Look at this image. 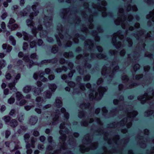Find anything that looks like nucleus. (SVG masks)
I'll return each mask as SVG.
<instances>
[{
    "mask_svg": "<svg viewBox=\"0 0 154 154\" xmlns=\"http://www.w3.org/2000/svg\"><path fill=\"white\" fill-rule=\"evenodd\" d=\"M36 141V139L33 137L30 138V143L26 144V148L27 149V154H31L32 152V149L30 148H34L35 147V143Z\"/></svg>",
    "mask_w": 154,
    "mask_h": 154,
    "instance_id": "f257e3e1",
    "label": "nucleus"
},
{
    "mask_svg": "<svg viewBox=\"0 0 154 154\" xmlns=\"http://www.w3.org/2000/svg\"><path fill=\"white\" fill-rule=\"evenodd\" d=\"M112 75L111 68L110 67L107 68L106 66H103L101 70V74L103 75H105L107 74Z\"/></svg>",
    "mask_w": 154,
    "mask_h": 154,
    "instance_id": "f03ea898",
    "label": "nucleus"
},
{
    "mask_svg": "<svg viewBox=\"0 0 154 154\" xmlns=\"http://www.w3.org/2000/svg\"><path fill=\"white\" fill-rule=\"evenodd\" d=\"M152 98V96H148L147 93H145L143 95L139 97L138 99L142 101H144L145 102L147 100H150Z\"/></svg>",
    "mask_w": 154,
    "mask_h": 154,
    "instance_id": "7ed1b4c3",
    "label": "nucleus"
},
{
    "mask_svg": "<svg viewBox=\"0 0 154 154\" xmlns=\"http://www.w3.org/2000/svg\"><path fill=\"white\" fill-rule=\"evenodd\" d=\"M94 43L91 40L88 39L85 42V46L90 49H92L94 46Z\"/></svg>",
    "mask_w": 154,
    "mask_h": 154,
    "instance_id": "20e7f679",
    "label": "nucleus"
},
{
    "mask_svg": "<svg viewBox=\"0 0 154 154\" xmlns=\"http://www.w3.org/2000/svg\"><path fill=\"white\" fill-rule=\"evenodd\" d=\"M44 75V72L42 70H40L34 73L33 77L35 79L37 80L38 79V76L40 78Z\"/></svg>",
    "mask_w": 154,
    "mask_h": 154,
    "instance_id": "39448f33",
    "label": "nucleus"
},
{
    "mask_svg": "<svg viewBox=\"0 0 154 154\" xmlns=\"http://www.w3.org/2000/svg\"><path fill=\"white\" fill-rule=\"evenodd\" d=\"M18 124V122L16 119H12L9 122V125L11 128H14L17 126Z\"/></svg>",
    "mask_w": 154,
    "mask_h": 154,
    "instance_id": "423d86ee",
    "label": "nucleus"
},
{
    "mask_svg": "<svg viewBox=\"0 0 154 154\" xmlns=\"http://www.w3.org/2000/svg\"><path fill=\"white\" fill-rule=\"evenodd\" d=\"M2 47L4 50H6V52L8 53L10 52L12 49L11 46L7 43L3 44Z\"/></svg>",
    "mask_w": 154,
    "mask_h": 154,
    "instance_id": "0eeeda50",
    "label": "nucleus"
},
{
    "mask_svg": "<svg viewBox=\"0 0 154 154\" xmlns=\"http://www.w3.org/2000/svg\"><path fill=\"white\" fill-rule=\"evenodd\" d=\"M38 118L36 116H31L29 120V123L31 125H35L38 121Z\"/></svg>",
    "mask_w": 154,
    "mask_h": 154,
    "instance_id": "6e6552de",
    "label": "nucleus"
},
{
    "mask_svg": "<svg viewBox=\"0 0 154 154\" xmlns=\"http://www.w3.org/2000/svg\"><path fill=\"white\" fill-rule=\"evenodd\" d=\"M138 114L137 111L133 110L132 112H128L127 113V116L129 118L134 117Z\"/></svg>",
    "mask_w": 154,
    "mask_h": 154,
    "instance_id": "1a4fd4ad",
    "label": "nucleus"
},
{
    "mask_svg": "<svg viewBox=\"0 0 154 154\" xmlns=\"http://www.w3.org/2000/svg\"><path fill=\"white\" fill-rule=\"evenodd\" d=\"M80 151L82 153H84L85 152H88L90 150L88 147L86 148L83 145H81L80 146Z\"/></svg>",
    "mask_w": 154,
    "mask_h": 154,
    "instance_id": "9d476101",
    "label": "nucleus"
},
{
    "mask_svg": "<svg viewBox=\"0 0 154 154\" xmlns=\"http://www.w3.org/2000/svg\"><path fill=\"white\" fill-rule=\"evenodd\" d=\"M52 93L51 91L47 90L44 92V96L45 98H50L52 95Z\"/></svg>",
    "mask_w": 154,
    "mask_h": 154,
    "instance_id": "9b49d317",
    "label": "nucleus"
},
{
    "mask_svg": "<svg viewBox=\"0 0 154 154\" xmlns=\"http://www.w3.org/2000/svg\"><path fill=\"white\" fill-rule=\"evenodd\" d=\"M43 91V89L42 88H35L33 89V92L35 95H38L41 94V92Z\"/></svg>",
    "mask_w": 154,
    "mask_h": 154,
    "instance_id": "f8f14e48",
    "label": "nucleus"
},
{
    "mask_svg": "<svg viewBox=\"0 0 154 154\" xmlns=\"http://www.w3.org/2000/svg\"><path fill=\"white\" fill-rule=\"evenodd\" d=\"M60 115V113L59 112L58 114H55L54 116L52 119V123L53 125L55 124V122L58 121L60 116L59 115Z\"/></svg>",
    "mask_w": 154,
    "mask_h": 154,
    "instance_id": "ddd939ff",
    "label": "nucleus"
},
{
    "mask_svg": "<svg viewBox=\"0 0 154 154\" xmlns=\"http://www.w3.org/2000/svg\"><path fill=\"white\" fill-rule=\"evenodd\" d=\"M107 90V89L104 87L100 86L98 89V91L100 94L103 95L104 93Z\"/></svg>",
    "mask_w": 154,
    "mask_h": 154,
    "instance_id": "4468645a",
    "label": "nucleus"
},
{
    "mask_svg": "<svg viewBox=\"0 0 154 154\" xmlns=\"http://www.w3.org/2000/svg\"><path fill=\"white\" fill-rule=\"evenodd\" d=\"M55 104L57 108H60L63 105L62 102L60 99L57 98L56 99Z\"/></svg>",
    "mask_w": 154,
    "mask_h": 154,
    "instance_id": "2eb2a0df",
    "label": "nucleus"
},
{
    "mask_svg": "<svg viewBox=\"0 0 154 154\" xmlns=\"http://www.w3.org/2000/svg\"><path fill=\"white\" fill-rule=\"evenodd\" d=\"M11 31H14L17 29L19 27V26L16 23L13 24L11 25H8Z\"/></svg>",
    "mask_w": 154,
    "mask_h": 154,
    "instance_id": "dca6fc26",
    "label": "nucleus"
},
{
    "mask_svg": "<svg viewBox=\"0 0 154 154\" xmlns=\"http://www.w3.org/2000/svg\"><path fill=\"white\" fill-rule=\"evenodd\" d=\"M16 97L18 101H20L24 98L23 95L19 91H17L16 93Z\"/></svg>",
    "mask_w": 154,
    "mask_h": 154,
    "instance_id": "f3484780",
    "label": "nucleus"
},
{
    "mask_svg": "<svg viewBox=\"0 0 154 154\" xmlns=\"http://www.w3.org/2000/svg\"><path fill=\"white\" fill-rule=\"evenodd\" d=\"M146 18L148 19L151 18L152 20L154 22V9L149 12V14L147 15Z\"/></svg>",
    "mask_w": 154,
    "mask_h": 154,
    "instance_id": "a211bd4d",
    "label": "nucleus"
},
{
    "mask_svg": "<svg viewBox=\"0 0 154 154\" xmlns=\"http://www.w3.org/2000/svg\"><path fill=\"white\" fill-rule=\"evenodd\" d=\"M48 86L49 89L51 90V92H54L57 88V86L55 84H49Z\"/></svg>",
    "mask_w": 154,
    "mask_h": 154,
    "instance_id": "6ab92c4d",
    "label": "nucleus"
},
{
    "mask_svg": "<svg viewBox=\"0 0 154 154\" xmlns=\"http://www.w3.org/2000/svg\"><path fill=\"white\" fill-rule=\"evenodd\" d=\"M30 135L29 133H27L25 134L23 136L24 140L25 142L27 143V144L30 143H29V140L30 138Z\"/></svg>",
    "mask_w": 154,
    "mask_h": 154,
    "instance_id": "aec40b11",
    "label": "nucleus"
},
{
    "mask_svg": "<svg viewBox=\"0 0 154 154\" xmlns=\"http://www.w3.org/2000/svg\"><path fill=\"white\" fill-rule=\"evenodd\" d=\"M27 25L29 27H31L35 26V23L32 20L28 19L26 21Z\"/></svg>",
    "mask_w": 154,
    "mask_h": 154,
    "instance_id": "412c9836",
    "label": "nucleus"
},
{
    "mask_svg": "<svg viewBox=\"0 0 154 154\" xmlns=\"http://www.w3.org/2000/svg\"><path fill=\"white\" fill-rule=\"evenodd\" d=\"M3 120L4 121L6 124H8L11 121V118L9 116H5L3 118Z\"/></svg>",
    "mask_w": 154,
    "mask_h": 154,
    "instance_id": "4be33fe9",
    "label": "nucleus"
},
{
    "mask_svg": "<svg viewBox=\"0 0 154 154\" xmlns=\"http://www.w3.org/2000/svg\"><path fill=\"white\" fill-rule=\"evenodd\" d=\"M32 87L30 85H26L24 87L23 89V91L25 93H28L31 90Z\"/></svg>",
    "mask_w": 154,
    "mask_h": 154,
    "instance_id": "5701e85b",
    "label": "nucleus"
},
{
    "mask_svg": "<svg viewBox=\"0 0 154 154\" xmlns=\"http://www.w3.org/2000/svg\"><path fill=\"white\" fill-rule=\"evenodd\" d=\"M39 13V11L38 10H36V11L31 13L30 14L29 16L30 19L32 20L34 19V17L37 16Z\"/></svg>",
    "mask_w": 154,
    "mask_h": 154,
    "instance_id": "b1692460",
    "label": "nucleus"
},
{
    "mask_svg": "<svg viewBox=\"0 0 154 154\" xmlns=\"http://www.w3.org/2000/svg\"><path fill=\"white\" fill-rule=\"evenodd\" d=\"M122 32L121 31H119L116 32L114 33L115 36H117L119 39L121 40L123 39L124 38L123 35L121 34Z\"/></svg>",
    "mask_w": 154,
    "mask_h": 154,
    "instance_id": "393cba45",
    "label": "nucleus"
},
{
    "mask_svg": "<svg viewBox=\"0 0 154 154\" xmlns=\"http://www.w3.org/2000/svg\"><path fill=\"white\" fill-rule=\"evenodd\" d=\"M14 143L17 144L15 145L14 149L11 151L12 152H14L19 149H21L22 148L18 144L19 143V141L18 140H17L16 142H15Z\"/></svg>",
    "mask_w": 154,
    "mask_h": 154,
    "instance_id": "a878e982",
    "label": "nucleus"
},
{
    "mask_svg": "<svg viewBox=\"0 0 154 154\" xmlns=\"http://www.w3.org/2000/svg\"><path fill=\"white\" fill-rule=\"evenodd\" d=\"M27 130V128L25 126H21L20 129L18 130L17 132L19 134H21L22 131L25 132Z\"/></svg>",
    "mask_w": 154,
    "mask_h": 154,
    "instance_id": "bb28decb",
    "label": "nucleus"
},
{
    "mask_svg": "<svg viewBox=\"0 0 154 154\" xmlns=\"http://www.w3.org/2000/svg\"><path fill=\"white\" fill-rule=\"evenodd\" d=\"M16 83V82L13 81V82L10 83L8 84V87L11 90L15 89Z\"/></svg>",
    "mask_w": 154,
    "mask_h": 154,
    "instance_id": "cd10ccee",
    "label": "nucleus"
},
{
    "mask_svg": "<svg viewBox=\"0 0 154 154\" xmlns=\"http://www.w3.org/2000/svg\"><path fill=\"white\" fill-rule=\"evenodd\" d=\"M93 7L94 8H97L99 11H104L106 10V8L105 7H98L97 5L93 4Z\"/></svg>",
    "mask_w": 154,
    "mask_h": 154,
    "instance_id": "c85d7f7f",
    "label": "nucleus"
},
{
    "mask_svg": "<svg viewBox=\"0 0 154 154\" xmlns=\"http://www.w3.org/2000/svg\"><path fill=\"white\" fill-rule=\"evenodd\" d=\"M103 96L102 95L100 94V93L96 92L94 95V99H96L97 100H100Z\"/></svg>",
    "mask_w": 154,
    "mask_h": 154,
    "instance_id": "c756f323",
    "label": "nucleus"
},
{
    "mask_svg": "<svg viewBox=\"0 0 154 154\" xmlns=\"http://www.w3.org/2000/svg\"><path fill=\"white\" fill-rule=\"evenodd\" d=\"M65 82L67 83L68 85L71 88H74L75 86V83L73 82H69L67 80H66Z\"/></svg>",
    "mask_w": 154,
    "mask_h": 154,
    "instance_id": "7c9ffc66",
    "label": "nucleus"
},
{
    "mask_svg": "<svg viewBox=\"0 0 154 154\" xmlns=\"http://www.w3.org/2000/svg\"><path fill=\"white\" fill-rule=\"evenodd\" d=\"M37 30L36 27L34 26H33L31 32L35 37L36 36V34L38 32Z\"/></svg>",
    "mask_w": 154,
    "mask_h": 154,
    "instance_id": "2f4dec72",
    "label": "nucleus"
},
{
    "mask_svg": "<svg viewBox=\"0 0 154 154\" xmlns=\"http://www.w3.org/2000/svg\"><path fill=\"white\" fill-rule=\"evenodd\" d=\"M9 39L11 42L12 44L13 45H15L16 44V41L14 38L11 35L9 37Z\"/></svg>",
    "mask_w": 154,
    "mask_h": 154,
    "instance_id": "473e14b6",
    "label": "nucleus"
},
{
    "mask_svg": "<svg viewBox=\"0 0 154 154\" xmlns=\"http://www.w3.org/2000/svg\"><path fill=\"white\" fill-rule=\"evenodd\" d=\"M58 47L56 45H54L53 46L51 49V52L55 54L57 53L58 51Z\"/></svg>",
    "mask_w": 154,
    "mask_h": 154,
    "instance_id": "72a5a7b5",
    "label": "nucleus"
},
{
    "mask_svg": "<svg viewBox=\"0 0 154 154\" xmlns=\"http://www.w3.org/2000/svg\"><path fill=\"white\" fill-rule=\"evenodd\" d=\"M98 144L97 142H94L92 143L91 145V149H95L97 148Z\"/></svg>",
    "mask_w": 154,
    "mask_h": 154,
    "instance_id": "f704fd0d",
    "label": "nucleus"
},
{
    "mask_svg": "<svg viewBox=\"0 0 154 154\" xmlns=\"http://www.w3.org/2000/svg\"><path fill=\"white\" fill-rule=\"evenodd\" d=\"M127 122V118H124L118 124H119L120 126H124Z\"/></svg>",
    "mask_w": 154,
    "mask_h": 154,
    "instance_id": "c9c22d12",
    "label": "nucleus"
},
{
    "mask_svg": "<svg viewBox=\"0 0 154 154\" xmlns=\"http://www.w3.org/2000/svg\"><path fill=\"white\" fill-rule=\"evenodd\" d=\"M23 37V39L26 41H28L29 39V37L28 34L25 32H22Z\"/></svg>",
    "mask_w": 154,
    "mask_h": 154,
    "instance_id": "e433bc0d",
    "label": "nucleus"
},
{
    "mask_svg": "<svg viewBox=\"0 0 154 154\" xmlns=\"http://www.w3.org/2000/svg\"><path fill=\"white\" fill-rule=\"evenodd\" d=\"M90 104L89 103H83L80 105V107L82 109H87L89 108Z\"/></svg>",
    "mask_w": 154,
    "mask_h": 154,
    "instance_id": "4c0bfd02",
    "label": "nucleus"
},
{
    "mask_svg": "<svg viewBox=\"0 0 154 154\" xmlns=\"http://www.w3.org/2000/svg\"><path fill=\"white\" fill-rule=\"evenodd\" d=\"M37 42L34 40H33L29 43L30 47L31 48H33L36 46Z\"/></svg>",
    "mask_w": 154,
    "mask_h": 154,
    "instance_id": "58836bf2",
    "label": "nucleus"
},
{
    "mask_svg": "<svg viewBox=\"0 0 154 154\" xmlns=\"http://www.w3.org/2000/svg\"><path fill=\"white\" fill-rule=\"evenodd\" d=\"M119 68L118 65H116L111 70V73L112 74L113 73L118 71L119 69Z\"/></svg>",
    "mask_w": 154,
    "mask_h": 154,
    "instance_id": "ea45409f",
    "label": "nucleus"
},
{
    "mask_svg": "<svg viewBox=\"0 0 154 154\" xmlns=\"http://www.w3.org/2000/svg\"><path fill=\"white\" fill-rule=\"evenodd\" d=\"M64 57L66 58H68L69 56H73V54L72 52H65L63 53Z\"/></svg>",
    "mask_w": 154,
    "mask_h": 154,
    "instance_id": "a19ab883",
    "label": "nucleus"
},
{
    "mask_svg": "<svg viewBox=\"0 0 154 154\" xmlns=\"http://www.w3.org/2000/svg\"><path fill=\"white\" fill-rule=\"evenodd\" d=\"M140 67V66L138 64H136L133 66V69L135 72H136L139 70Z\"/></svg>",
    "mask_w": 154,
    "mask_h": 154,
    "instance_id": "79ce46f5",
    "label": "nucleus"
},
{
    "mask_svg": "<svg viewBox=\"0 0 154 154\" xmlns=\"http://www.w3.org/2000/svg\"><path fill=\"white\" fill-rule=\"evenodd\" d=\"M21 77V74L20 73H18L15 76L14 79V81L16 82H17L18 81L19 79Z\"/></svg>",
    "mask_w": 154,
    "mask_h": 154,
    "instance_id": "37998d69",
    "label": "nucleus"
},
{
    "mask_svg": "<svg viewBox=\"0 0 154 154\" xmlns=\"http://www.w3.org/2000/svg\"><path fill=\"white\" fill-rule=\"evenodd\" d=\"M122 79L124 82H126L129 80L128 77L126 75H123L122 76Z\"/></svg>",
    "mask_w": 154,
    "mask_h": 154,
    "instance_id": "c03bdc74",
    "label": "nucleus"
},
{
    "mask_svg": "<svg viewBox=\"0 0 154 154\" xmlns=\"http://www.w3.org/2000/svg\"><path fill=\"white\" fill-rule=\"evenodd\" d=\"M91 76L90 75L87 74L83 77V80L84 81H88L90 80Z\"/></svg>",
    "mask_w": 154,
    "mask_h": 154,
    "instance_id": "a18cd8bd",
    "label": "nucleus"
},
{
    "mask_svg": "<svg viewBox=\"0 0 154 154\" xmlns=\"http://www.w3.org/2000/svg\"><path fill=\"white\" fill-rule=\"evenodd\" d=\"M109 53L111 55H116L118 53V51L116 50H110Z\"/></svg>",
    "mask_w": 154,
    "mask_h": 154,
    "instance_id": "49530a36",
    "label": "nucleus"
},
{
    "mask_svg": "<svg viewBox=\"0 0 154 154\" xmlns=\"http://www.w3.org/2000/svg\"><path fill=\"white\" fill-rule=\"evenodd\" d=\"M49 63H51L52 64L56 63L57 62V58L55 57L49 60Z\"/></svg>",
    "mask_w": 154,
    "mask_h": 154,
    "instance_id": "de8ad7c7",
    "label": "nucleus"
},
{
    "mask_svg": "<svg viewBox=\"0 0 154 154\" xmlns=\"http://www.w3.org/2000/svg\"><path fill=\"white\" fill-rule=\"evenodd\" d=\"M39 5V4L38 2H35L34 3V4L32 6V8L33 10V11H36V7L37 6H38Z\"/></svg>",
    "mask_w": 154,
    "mask_h": 154,
    "instance_id": "09e8293b",
    "label": "nucleus"
},
{
    "mask_svg": "<svg viewBox=\"0 0 154 154\" xmlns=\"http://www.w3.org/2000/svg\"><path fill=\"white\" fill-rule=\"evenodd\" d=\"M55 75L54 74L49 75L48 76V79L50 81L53 80L55 78Z\"/></svg>",
    "mask_w": 154,
    "mask_h": 154,
    "instance_id": "8fccbe9b",
    "label": "nucleus"
},
{
    "mask_svg": "<svg viewBox=\"0 0 154 154\" xmlns=\"http://www.w3.org/2000/svg\"><path fill=\"white\" fill-rule=\"evenodd\" d=\"M11 134V131L8 130H7L5 131V137L6 138H8L10 135Z\"/></svg>",
    "mask_w": 154,
    "mask_h": 154,
    "instance_id": "3c124183",
    "label": "nucleus"
},
{
    "mask_svg": "<svg viewBox=\"0 0 154 154\" xmlns=\"http://www.w3.org/2000/svg\"><path fill=\"white\" fill-rule=\"evenodd\" d=\"M75 70H71L68 73V75L70 79H71L72 77L73 73L75 72Z\"/></svg>",
    "mask_w": 154,
    "mask_h": 154,
    "instance_id": "603ef678",
    "label": "nucleus"
},
{
    "mask_svg": "<svg viewBox=\"0 0 154 154\" xmlns=\"http://www.w3.org/2000/svg\"><path fill=\"white\" fill-rule=\"evenodd\" d=\"M143 75L142 74H137L136 75L135 79L136 80H139L143 77Z\"/></svg>",
    "mask_w": 154,
    "mask_h": 154,
    "instance_id": "864d4df0",
    "label": "nucleus"
},
{
    "mask_svg": "<svg viewBox=\"0 0 154 154\" xmlns=\"http://www.w3.org/2000/svg\"><path fill=\"white\" fill-rule=\"evenodd\" d=\"M97 57L100 59H104L106 57V56L104 54L100 53L97 55Z\"/></svg>",
    "mask_w": 154,
    "mask_h": 154,
    "instance_id": "5fc2aeb1",
    "label": "nucleus"
},
{
    "mask_svg": "<svg viewBox=\"0 0 154 154\" xmlns=\"http://www.w3.org/2000/svg\"><path fill=\"white\" fill-rule=\"evenodd\" d=\"M79 37V35L78 34H77L75 35V37L73 38V40L75 42L78 43L79 42L78 37Z\"/></svg>",
    "mask_w": 154,
    "mask_h": 154,
    "instance_id": "6e6d98bb",
    "label": "nucleus"
},
{
    "mask_svg": "<svg viewBox=\"0 0 154 154\" xmlns=\"http://www.w3.org/2000/svg\"><path fill=\"white\" fill-rule=\"evenodd\" d=\"M26 103V100L25 99H22L19 102V105L20 106H22L25 105Z\"/></svg>",
    "mask_w": 154,
    "mask_h": 154,
    "instance_id": "4d7b16f0",
    "label": "nucleus"
},
{
    "mask_svg": "<svg viewBox=\"0 0 154 154\" xmlns=\"http://www.w3.org/2000/svg\"><path fill=\"white\" fill-rule=\"evenodd\" d=\"M30 59L28 55H25L23 58V60L25 62L28 63Z\"/></svg>",
    "mask_w": 154,
    "mask_h": 154,
    "instance_id": "13d9d810",
    "label": "nucleus"
},
{
    "mask_svg": "<svg viewBox=\"0 0 154 154\" xmlns=\"http://www.w3.org/2000/svg\"><path fill=\"white\" fill-rule=\"evenodd\" d=\"M66 136L65 134H62V135H61V136L60 137V139L62 140V141L64 143L65 141L66 140Z\"/></svg>",
    "mask_w": 154,
    "mask_h": 154,
    "instance_id": "bf43d9fd",
    "label": "nucleus"
},
{
    "mask_svg": "<svg viewBox=\"0 0 154 154\" xmlns=\"http://www.w3.org/2000/svg\"><path fill=\"white\" fill-rule=\"evenodd\" d=\"M5 64H6L5 60H2L0 61V68H2L4 67L5 66Z\"/></svg>",
    "mask_w": 154,
    "mask_h": 154,
    "instance_id": "052dcab7",
    "label": "nucleus"
},
{
    "mask_svg": "<svg viewBox=\"0 0 154 154\" xmlns=\"http://www.w3.org/2000/svg\"><path fill=\"white\" fill-rule=\"evenodd\" d=\"M15 100L14 97H11L8 100V102L10 104H11L14 103Z\"/></svg>",
    "mask_w": 154,
    "mask_h": 154,
    "instance_id": "680f3d73",
    "label": "nucleus"
},
{
    "mask_svg": "<svg viewBox=\"0 0 154 154\" xmlns=\"http://www.w3.org/2000/svg\"><path fill=\"white\" fill-rule=\"evenodd\" d=\"M32 134L35 137H38L40 135L39 132L38 131L35 130H34L33 131Z\"/></svg>",
    "mask_w": 154,
    "mask_h": 154,
    "instance_id": "e2e57ef3",
    "label": "nucleus"
},
{
    "mask_svg": "<svg viewBox=\"0 0 154 154\" xmlns=\"http://www.w3.org/2000/svg\"><path fill=\"white\" fill-rule=\"evenodd\" d=\"M81 21L80 18L78 17H76L75 19L74 20V22L75 24H79L80 23Z\"/></svg>",
    "mask_w": 154,
    "mask_h": 154,
    "instance_id": "0e129e2a",
    "label": "nucleus"
},
{
    "mask_svg": "<svg viewBox=\"0 0 154 154\" xmlns=\"http://www.w3.org/2000/svg\"><path fill=\"white\" fill-rule=\"evenodd\" d=\"M122 44L121 42H116L113 45H114L117 48H119L121 46Z\"/></svg>",
    "mask_w": 154,
    "mask_h": 154,
    "instance_id": "69168bd1",
    "label": "nucleus"
},
{
    "mask_svg": "<svg viewBox=\"0 0 154 154\" xmlns=\"http://www.w3.org/2000/svg\"><path fill=\"white\" fill-rule=\"evenodd\" d=\"M37 55L36 53H32L30 55V57L33 59H37Z\"/></svg>",
    "mask_w": 154,
    "mask_h": 154,
    "instance_id": "338daca9",
    "label": "nucleus"
},
{
    "mask_svg": "<svg viewBox=\"0 0 154 154\" xmlns=\"http://www.w3.org/2000/svg\"><path fill=\"white\" fill-rule=\"evenodd\" d=\"M51 72V69L49 68H47L45 69V72L46 74H49Z\"/></svg>",
    "mask_w": 154,
    "mask_h": 154,
    "instance_id": "774afa93",
    "label": "nucleus"
}]
</instances>
